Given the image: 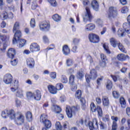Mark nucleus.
<instances>
[{
  "instance_id": "obj_4",
  "label": "nucleus",
  "mask_w": 130,
  "mask_h": 130,
  "mask_svg": "<svg viewBox=\"0 0 130 130\" xmlns=\"http://www.w3.org/2000/svg\"><path fill=\"white\" fill-rule=\"evenodd\" d=\"M90 75L86 74L85 75V79L87 83H90L91 79L95 80L97 78V71L95 69H92L90 71Z\"/></svg>"
},
{
  "instance_id": "obj_60",
  "label": "nucleus",
  "mask_w": 130,
  "mask_h": 130,
  "mask_svg": "<svg viewBox=\"0 0 130 130\" xmlns=\"http://www.w3.org/2000/svg\"><path fill=\"white\" fill-rule=\"evenodd\" d=\"M3 20H6V19H8V18H9L8 13L6 12H4L3 14Z\"/></svg>"
},
{
  "instance_id": "obj_43",
  "label": "nucleus",
  "mask_w": 130,
  "mask_h": 130,
  "mask_svg": "<svg viewBox=\"0 0 130 130\" xmlns=\"http://www.w3.org/2000/svg\"><path fill=\"white\" fill-rule=\"evenodd\" d=\"M55 127L57 130H61L62 127L59 122H56L55 124Z\"/></svg>"
},
{
  "instance_id": "obj_39",
  "label": "nucleus",
  "mask_w": 130,
  "mask_h": 130,
  "mask_svg": "<svg viewBox=\"0 0 130 130\" xmlns=\"http://www.w3.org/2000/svg\"><path fill=\"white\" fill-rule=\"evenodd\" d=\"M75 97L77 99H81V98L82 97V91L80 90H77L75 94Z\"/></svg>"
},
{
  "instance_id": "obj_5",
  "label": "nucleus",
  "mask_w": 130,
  "mask_h": 130,
  "mask_svg": "<svg viewBox=\"0 0 130 130\" xmlns=\"http://www.w3.org/2000/svg\"><path fill=\"white\" fill-rule=\"evenodd\" d=\"M90 108L92 112H96V111L97 110L99 116L100 117H102L103 113L102 112V109H101L100 106H97L96 108V106L94 103H91L90 104Z\"/></svg>"
},
{
  "instance_id": "obj_1",
  "label": "nucleus",
  "mask_w": 130,
  "mask_h": 130,
  "mask_svg": "<svg viewBox=\"0 0 130 130\" xmlns=\"http://www.w3.org/2000/svg\"><path fill=\"white\" fill-rule=\"evenodd\" d=\"M78 110H80V107L78 105L72 107L67 106L66 107V113L69 118H72L73 115L76 114Z\"/></svg>"
},
{
  "instance_id": "obj_57",
  "label": "nucleus",
  "mask_w": 130,
  "mask_h": 130,
  "mask_svg": "<svg viewBox=\"0 0 130 130\" xmlns=\"http://www.w3.org/2000/svg\"><path fill=\"white\" fill-rule=\"evenodd\" d=\"M83 5L84 7H87V6H89V5H90V2L88 0H84L83 1Z\"/></svg>"
},
{
  "instance_id": "obj_10",
  "label": "nucleus",
  "mask_w": 130,
  "mask_h": 130,
  "mask_svg": "<svg viewBox=\"0 0 130 130\" xmlns=\"http://www.w3.org/2000/svg\"><path fill=\"white\" fill-rule=\"evenodd\" d=\"M39 27L41 31H48L50 28V24H49V22L45 21L40 23Z\"/></svg>"
},
{
  "instance_id": "obj_11",
  "label": "nucleus",
  "mask_w": 130,
  "mask_h": 130,
  "mask_svg": "<svg viewBox=\"0 0 130 130\" xmlns=\"http://www.w3.org/2000/svg\"><path fill=\"white\" fill-rule=\"evenodd\" d=\"M117 16V12L115 10V8L113 7H110L109 9L108 17L109 19L112 18H115Z\"/></svg>"
},
{
  "instance_id": "obj_37",
  "label": "nucleus",
  "mask_w": 130,
  "mask_h": 130,
  "mask_svg": "<svg viewBox=\"0 0 130 130\" xmlns=\"http://www.w3.org/2000/svg\"><path fill=\"white\" fill-rule=\"evenodd\" d=\"M124 34H125L124 30L120 28L118 30V35L119 37H123V36H124Z\"/></svg>"
},
{
  "instance_id": "obj_25",
  "label": "nucleus",
  "mask_w": 130,
  "mask_h": 130,
  "mask_svg": "<svg viewBox=\"0 0 130 130\" xmlns=\"http://www.w3.org/2000/svg\"><path fill=\"white\" fill-rule=\"evenodd\" d=\"M19 47H23L25 44H26V41L24 39H20L17 40L16 43Z\"/></svg>"
},
{
  "instance_id": "obj_59",
  "label": "nucleus",
  "mask_w": 130,
  "mask_h": 130,
  "mask_svg": "<svg viewBox=\"0 0 130 130\" xmlns=\"http://www.w3.org/2000/svg\"><path fill=\"white\" fill-rule=\"evenodd\" d=\"M116 128H117V123H116V122L113 121L112 129L116 130Z\"/></svg>"
},
{
  "instance_id": "obj_54",
  "label": "nucleus",
  "mask_w": 130,
  "mask_h": 130,
  "mask_svg": "<svg viewBox=\"0 0 130 130\" xmlns=\"http://www.w3.org/2000/svg\"><path fill=\"white\" fill-rule=\"evenodd\" d=\"M43 40L45 43H48V42H49V40L48 39V38L46 36H44L43 37Z\"/></svg>"
},
{
  "instance_id": "obj_51",
  "label": "nucleus",
  "mask_w": 130,
  "mask_h": 130,
  "mask_svg": "<svg viewBox=\"0 0 130 130\" xmlns=\"http://www.w3.org/2000/svg\"><path fill=\"white\" fill-rule=\"evenodd\" d=\"M26 96L28 99H31V98H33L34 93L31 92H27L26 93Z\"/></svg>"
},
{
  "instance_id": "obj_44",
  "label": "nucleus",
  "mask_w": 130,
  "mask_h": 130,
  "mask_svg": "<svg viewBox=\"0 0 130 130\" xmlns=\"http://www.w3.org/2000/svg\"><path fill=\"white\" fill-rule=\"evenodd\" d=\"M99 124L100 125L101 129H105V128H106V124H105L104 123L100 121Z\"/></svg>"
},
{
  "instance_id": "obj_3",
  "label": "nucleus",
  "mask_w": 130,
  "mask_h": 130,
  "mask_svg": "<svg viewBox=\"0 0 130 130\" xmlns=\"http://www.w3.org/2000/svg\"><path fill=\"white\" fill-rule=\"evenodd\" d=\"M41 122L44 123L46 128H50L51 127V122L49 120H47V115L43 114L40 117Z\"/></svg>"
},
{
  "instance_id": "obj_41",
  "label": "nucleus",
  "mask_w": 130,
  "mask_h": 130,
  "mask_svg": "<svg viewBox=\"0 0 130 130\" xmlns=\"http://www.w3.org/2000/svg\"><path fill=\"white\" fill-rule=\"evenodd\" d=\"M75 82V76L71 75L69 78V83L70 85H73Z\"/></svg>"
},
{
  "instance_id": "obj_24",
  "label": "nucleus",
  "mask_w": 130,
  "mask_h": 130,
  "mask_svg": "<svg viewBox=\"0 0 130 130\" xmlns=\"http://www.w3.org/2000/svg\"><path fill=\"white\" fill-rule=\"evenodd\" d=\"M91 6L94 11H98L99 10V4L96 0H94L91 2Z\"/></svg>"
},
{
  "instance_id": "obj_23",
  "label": "nucleus",
  "mask_w": 130,
  "mask_h": 130,
  "mask_svg": "<svg viewBox=\"0 0 130 130\" xmlns=\"http://www.w3.org/2000/svg\"><path fill=\"white\" fill-rule=\"evenodd\" d=\"M95 24L90 23V24H88L85 26V30L86 31H93L94 29L95 28Z\"/></svg>"
},
{
  "instance_id": "obj_9",
  "label": "nucleus",
  "mask_w": 130,
  "mask_h": 130,
  "mask_svg": "<svg viewBox=\"0 0 130 130\" xmlns=\"http://www.w3.org/2000/svg\"><path fill=\"white\" fill-rule=\"evenodd\" d=\"M88 37L89 41L92 43H98L100 40L99 36L95 34H90Z\"/></svg>"
},
{
  "instance_id": "obj_64",
  "label": "nucleus",
  "mask_w": 130,
  "mask_h": 130,
  "mask_svg": "<svg viewBox=\"0 0 130 130\" xmlns=\"http://www.w3.org/2000/svg\"><path fill=\"white\" fill-rule=\"evenodd\" d=\"M126 113L128 116H130V108L127 107L126 108Z\"/></svg>"
},
{
  "instance_id": "obj_15",
  "label": "nucleus",
  "mask_w": 130,
  "mask_h": 130,
  "mask_svg": "<svg viewBox=\"0 0 130 130\" xmlns=\"http://www.w3.org/2000/svg\"><path fill=\"white\" fill-rule=\"evenodd\" d=\"M13 81V76L10 74H7L5 75L4 78V82L5 84L7 85L9 84H11L12 81Z\"/></svg>"
},
{
  "instance_id": "obj_6",
  "label": "nucleus",
  "mask_w": 130,
  "mask_h": 130,
  "mask_svg": "<svg viewBox=\"0 0 130 130\" xmlns=\"http://www.w3.org/2000/svg\"><path fill=\"white\" fill-rule=\"evenodd\" d=\"M86 12L83 16V19L84 22H88V21H91L92 18V14H91V12L90 11V8L88 7L85 8Z\"/></svg>"
},
{
  "instance_id": "obj_27",
  "label": "nucleus",
  "mask_w": 130,
  "mask_h": 130,
  "mask_svg": "<svg viewBox=\"0 0 130 130\" xmlns=\"http://www.w3.org/2000/svg\"><path fill=\"white\" fill-rule=\"evenodd\" d=\"M52 110L55 113H59L61 111V109L57 105H53L52 107Z\"/></svg>"
},
{
  "instance_id": "obj_48",
  "label": "nucleus",
  "mask_w": 130,
  "mask_h": 130,
  "mask_svg": "<svg viewBox=\"0 0 130 130\" xmlns=\"http://www.w3.org/2000/svg\"><path fill=\"white\" fill-rule=\"evenodd\" d=\"M61 81L62 83H63L64 84H67L68 83V78L66 76H62Z\"/></svg>"
},
{
  "instance_id": "obj_49",
  "label": "nucleus",
  "mask_w": 130,
  "mask_h": 130,
  "mask_svg": "<svg viewBox=\"0 0 130 130\" xmlns=\"http://www.w3.org/2000/svg\"><path fill=\"white\" fill-rule=\"evenodd\" d=\"M66 63L68 67H71V66H73V60L71 59H68L66 61Z\"/></svg>"
},
{
  "instance_id": "obj_35",
  "label": "nucleus",
  "mask_w": 130,
  "mask_h": 130,
  "mask_svg": "<svg viewBox=\"0 0 130 130\" xmlns=\"http://www.w3.org/2000/svg\"><path fill=\"white\" fill-rule=\"evenodd\" d=\"M118 47L119 49L122 52H124L125 53L126 52V51L125 50V48H124V47L122 45V44L119 43L118 45Z\"/></svg>"
},
{
  "instance_id": "obj_33",
  "label": "nucleus",
  "mask_w": 130,
  "mask_h": 130,
  "mask_svg": "<svg viewBox=\"0 0 130 130\" xmlns=\"http://www.w3.org/2000/svg\"><path fill=\"white\" fill-rule=\"evenodd\" d=\"M52 19L54 20V21H55V22H58L60 21L61 17L58 15V14H54L52 16Z\"/></svg>"
},
{
  "instance_id": "obj_28",
  "label": "nucleus",
  "mask_w": 130,
  "mask_h": 130,
  "mask_svg": "<svg viewBox=\"0 0 130 130\" xmlns=\"http://www.w3.org/2000/svg\"><path fill=\"white\" fill-rule=\"evenodd\" d=\"M19 29H20V22L16 21L14 25L13 28V32L15 33L16 31H18Z\"/></svg>"
},
{
  "instance_id": "obj_53",
  "label": "nucleus",
  "mask_w": 130,
  "mask_h": 130,
  "mask_svg": "<svg viewBox=\"0 0 130 130\" xmlns=\"http://www.w3.org/2000/svg\"><path fill=\"white\" fill-rule=\"evenodd\" d=\"M101 57L102 61H106V60H107L106 55H104V54H101Z\"/></svg>"
},
{
  "instance_id": "obj_42",
  "label": "nucleus",
  "mask_w": 130,
  "mask_h": 130,
  "mask_svg": "<svg viewBox=\"0 0 130 130\" xmlns=\"http://www.w3.org/2000/svg\"><path fill=\"white\" fill-rule=\"evenodd\" d=\"M112 94L114 98H115L116 99H117L119 97H120L119 92H117V91H113Z\"/></svg>"
},
{
  "instance_id": "obj_30",
  "label": "nucleus",
  "mask_w": 130,
  "mask_h": 130,
  "mask_svg": "<svg viewBox=\"0 0 130 130\" xmlns=\"http://www.w3.org/2000/svg\"><path fill=\"white\" fill-rule=\"evenodd\" d=\"M119 102L121 105V107L122 108H125V107H126V102H125V100L124 99V98H123V97H121L120 98Z\"/></svg>"
},
{
  "instance_id": "obj_18",
  "label": "nucleus",
  "mask_w": 130,
  "mask_h": 130,
  "mask_svg": "<svg viewBox=\"0 0 130 130\" xmlns=\"http://www.w3.org/2000/svg\"><path fill=\"white\" fill-rule=\"evenodd\" d=\"M119 42L117 41V40L115 39V38H111L110 39V43L113 47H116V46H118V44H119Z\"/></svg>"
},
{
  "instance_id": "obj_56",
  "label": "nucleus",
  "mask_w": 130,
  "mask_h": 130,
  "mask_svg": "<svg viewBox=\"0 0 130 130\" xmlns=\"http://www.w3.org/2000/svg\"><path fill=\"white\" fill-rule=\"evenodd\" d=\"M80 102H81L82 105L83 106L84 108H85V104H86V100H85V99H84V98L81 97L80 98Z\"/></svg>"
},
{
  "instance_id": "obj_58",
  "label": "nucleus",
  "mask_w": 130,
  "mask_h": 130,
  "mask_svg": "<svg viewBox=\"0 0 130 130\" xmlns=\"http://www.w3.org/2000/svg\"><path fill=\"white\" fill-rule=\"evenodd\" d=\"M50 77L52 79H55L56 78V73L55 72H51L50 74Z\"/></svg>"
},
{
  "instance_id": "obj_7",
  "label": "nucleus",
  "mask_w": 130,
  "mask_h": 130,
  "mask_svg": "<svg viewBox=\"0 0 130 130\" xmlns=\"http://www.w3.org/2000/svg\"><path fill=\"white\" fill-rule=\"evenodd\" d=\"M15 123L17 124L20 125L22 124V123H24V120L25 119V117H24V115L20 113L15 114Z\"/></svg>"
},
{
  "instance_id": "obj_26",
  "label": "nucleus",
  "mask_w": 130,
  "mask_h": 130,
  "mask_svg": "<svg viewBox=\"0 0 130 130\" xmlns=\"http://www.w3.org/2000/svg\"><path fill=\"white\" fill-rule=\"evenodd\" d=\"M23 89L18 88L17 91H16V96L19 97V98H23L24 97V94H23Z\"/></svg>"
},
{
  "instance_id": "obj_40",
  "label": "nucleus",
  "mask_w": 130,
  "mask_h": 130,
  "mask_svg": "<svg viewBox=\"0 0 130 130\" xmlns=\"http://www.w3.org/2000/svg\"><path fill=\"white\" fill-rule=\"evenodd\" d=\"M56 91H60V90H62V88H63V85L61 83H58L56 85Z\"/></svg>"
},
{
  "instance_id": "obj_16",
  "label": "nucleus",
  "mask_w": 130,
  "mask_h": 130,
  "mask_svg": "<svg viewBox=\"0 0 130 130\" xmlns=\"http://www.w3.org/2000/svg\"><path fill=\"white\" fill-rule=\"evenodd\" d=\"M26 64L29 69H33L35 66V61L32 58H27L26 59Z\"/></svg>"
},
{
  "instance_id": "obj_19",
  "label": "nucleus",
  "mask_w": 130,
  "mask_h": 130,
  "mask_svg": "<svg viewBox=\"0 0 130 130\" xmlns=\"http://www.w3.org/2000/svg\"><path fill=\"white\" fill-rule=\"evenodd\" d=\"M48 90L51 94H56L57 90H56V87L52 85H49L47 87Z\"/></svg>"
},
{
  "instance_id": "obj_8",
  "label": "nucleus",
  "mask_w": 130,
  "mask_h": 130,
  "mask_svg": "<svg viewBox=\"0 0 130 130\" xmlns=\"http://www.w3.org/2000/svg\"><path fill=\"white\" fill-rule=\"evenodd\" d=\"M88 126L90 130L97 129L98 128V120L96 118H94L92 122L89 121L88 122Z\"/></svg>"
},
{
  "instance_id": "obj_61",
  "label": "nucleus",
  "mask_w": 130,
  "mask_h": 130,
  "mask_svg": "<svg viewBox=\"0 0 130 130\" xmlns=\"http://www.w3.org/2000/svg\"><path fill=\"white\" fill-rule=\"evenodd\" d=\"M68 124H69V123L67 122H64L63 123L62 128H64V129H66V128H68V127H69Z\"/></svg>"
},
{
  "instance_id": "obj_50",
  "label": "nucleus",
  "mask_w": 130,
  "mask_h": 130,
  "mask_svg": "<svg viewBox=\"0 0 130 130\" xmlns=\"http://www.w3.org/2000/svg\"><path fill=\"white\" fill-rule=\"evenodd\" d=\"M127 12H128V8H127V7L125 6L122 8L121 13H122V14H126Z\"/></svg>"
},
{
  "instance_id": "obj_20",
  "label": "nucleus",
  "mask_w": 130,
  "mask_h": 130,
  "mask_svg": "<svg viewBox=\"0 0 130 130\" xmlns=\"http://www.w3.org/2000/svg\"><path fill=\"white\" fill-rule=\"evenodd\" d=\"M16 54V50L14 49L11 48L9 49L7 53V55L10 58H13Z\"/></svg>"
},
{
  "instance_id": "obj_47",
  "label": "nucleus",
  "mask_w": 130,
  "mask_h": 130,
  "mask_svg": "<svg viewBox=\"0 0 130 130\" xmlns=\"http://www.w3.org/2000/svg\"><path fill=\"white\" fill-rule=\"evenodd\" d=\"M12 60H11L10 62L12 64V66H15L18 63V59H13L11 58Z\"/></svg>"
},
{
  "instance_id": "obj_36",
  "label": "nucleus",
  "mask_w": 130,
  "mask_h": 130,
  "mask_svg": "<svg viewBox=\"0 0 130 130\" xmlns=\"http://www.w3.org/2000/svg\"><path fill=\"white\" fill-rule=\"evenodd\" d=\"M76 77L77 79H79V80L83 79V78L84 77V74H83V71H78Z\"/></svg>"
},
{
  "instance_id": "obj_52",
  "label": "nucleus",
  "mask_w": 130,
  "mask_h": 130,
  "mask_svg": "<svg viewBox=\"0 0 130 130\" xmlns=\"http://www.w3.org/2000/svg\"><path fill=\"white\" fill-rule=\"evenodd\" d=\"M30 26L31 28L35 27V19L34 18H32L30 20Z\"/></svg>"
},
{
  "instance_id": "obj_34",
  "label": "nucleus",
  "mask_w": 130,
  "mask_h": 130,
  "mask_svg": "<svg viewBox=\"0 0 130 130\" xmlns=\"http://www.w3.org/2000/svg\"><path fill=\"white\" fill-rule=\"evenodd\" d=\"M26 117L28 121H32V113L30 112H27L26 113Z\"/></svg>"
},
{
  "instance_id": "obj_46",
  "label": "nucleus",
  "mask_w": 130,
  "mask_h": 130,
  "mask_svg": "<svg viewBox=\"0 0 130 130\" xmlns=\"http://www.w3.org/2000/svg\"><path fill=\"white\" fill-rule=\"evenodd\" d=\"M80 43V39L75 38L73 40V45H78L79 43Z\"/></svg>"
},
{
  "instance_id": "obj_31",
  "label": "nucleus",
  "mask_w": 130,
  "mask_h": 130,
  "mask_svg": "<svg viewBox=\"0 0 130 130\" xmlns=\"http://www.w3.org/2000/svg\"><path fill=\"white\" fill-rule=\"evenodd\" d=\"M47 1L52 7H53L54 8L57 7V2H56V0H47Z\"/></svg>"
},
{
  "instance_id": "obj_62",
  "label": "nucleus",
  "mask_w": 130,
  "mask_h": 130,
  "mask_svg": "<svg viewBox=\"0 0 130 130\" xmlns=\"http://www.w3.org/2000/svg\"><path fill=\"white\" fill-rule=\"evenodd\" d=\"M72 86V91H75L77 90V84H74L73 85H71Z\"/></svg>"
},
{
  "instance_id": "obj_17",
  "label": "nucleus",
  "mask_w": 130,
  "mask_h": 130,
  "mask_svg": "<svg viewBox=\"0 0 130 130\" xmlns=\"http://www.w3.org/2000/svg\"><path fill=\"white\" fill-rule=\"evenodd\" d=\"M116 57L119 61H124L126 60V59H129V56H128V55H125L122 53L118 54Z\"/></svg>"
},
{
  "instance_id": "obj_2",
  "label": "nucleus",
  "mask_w": 130,
  "mask_h": 130,
  "mask_svg": "<svg viewBox=\"0 0 130 130\" xmlns=\"http://www.w3.org/2000/svg\"><path fill=\"white\" fill-rule=\"evenodd\" d=\"M2 116L3 118H7L9 116L11 119H15V111L13 110H5L2 111Z\"/></svg>"
},
{
  "instance_id": "obj_29",
  "label": "nucleus",
  "mask_w": 130,
  "mask_h": 130,
  "mask_svg": "<svg viewBox=\"0 0 130 130\" xmlns=\"http://www.w3.org/2000/svg\"><path fill=\"white\" fill-rule=\"evenodd\" d=\"M102 101L104 106H108L109 105V100L107 96H103Z\"/></svg>"
},
{
  "instance_id": "obj_55",
  "label": "nucleus",
  "mask_w": 130,
  "mask_h": 130,
  "mask_svg": "<svg viewBox=\"0 0 130 130\" xmlns=\"http://www.w3.org/2000/svg\"><path fill=\"white\" fill-rule=\"evenodd\" d=\"M103 47L107 53H110V50H109V48H108V46H106V45H104Z\"/></svg>"
},
{
  "instance_id": "obj_22",
  "label": "nucleus",
  "mask_w": 130,
  "mask_h": 130,
  "mask_svg": "<svg viewBox=\"0 0 130 130\" xmlns=\"http://www.w3.org/2000/svg\"><path fill=\"white\" fill-rule=\"evenodd\" d=\"M35 100L39 101L41 99V92L39 90H37L34 93V97Z\"/></svg>"
},
{
  "instance_id": "obj_13",
  "label": "nucleus",
  "mask_w": 130,
  "mask_h": 130,
  "mask_svg": "<svg viewBox=\"0 0 130 130\" xmlns=\"http://www.w3.org/2000/svg\"><path fill=\"white\" fill-rule=\"evenodd\" d=\"M15 32V33L13 39V44H16L17 43V40H18V39H21V37H22V32H21L20 30H16Z\"/></svg>"
},
{
  "instance_id": "obj_63",
  "label": "nucleus",
  "mask_w": 130,
  "mask_h": 130,
  "mask_svg": "<svg viewBox=\"0 0 130 130\" xmlns=\"http://www.w3.org/2000/svg\"><path fill=\"white\" fill-rule=\"evenodd\" d=\"M37 8V4H36V3L33 2L31 5L32 10H35Z\"/></svg>"
},
{
  "instance_id": "obj_21",
  "label": "nucleus",
  "mask_w": 130,
  "mask_h": 130,
  "mask_svg": "<svg viewBox=\"0 0 130 130\" xmlns=\"http://www.w3.org/2000/svg\"><path fill=\"white\" fill-rule=\"evenodd\" d=\"M62 52L64 55H69L71 53V50L69 48V46L65 45L62 47Z\"/></svg>"
},
{
  "instance_id": "obj_45",
  "label": "nucleus",
  "mask_w": 130,
  "mask_h": 130,
  "mask_svg": "<svg viewBox=\"0 0 130 130\" xmlns=\"http://www.w3.org/2000/svg\"><path fill=\"white\" fill-rule=\"evenodd\" d=\"M15 105H16V107H21V101H20V100H19L18 99H15Z\"/></svg>"
},
{
  "instance_id": "obj_32",
  "label": "nucleus",
  "mask_w": 130,
  "mask_h": 130,
  "mask_svg": "<svg viewBox=\"0 0 130 130\" xmlns=\"http://www.w3.org/2000/svg\"><path fill=\"white\" fill-rule=\"evenodd\" d=\"M2 43L3 44V48H0V53H2V52H5L6 51V49L7 48V46L8 45V41L5 42H2Z\"/></svg>"
},
{
  "instance_id": "obj_12",
  "label": "nucleus",
  "mask_w": 130,
  "mask_h": 130,
  "mask_svg": "<svg viewBox=\"0 0 130 130\" xmlns=\"http://www.w3.org/2000/svg\"><path fill=\"white\" fill-rule=\"evenodd\" d=\"M127 20L129 23H124L123 28L127 34H130V15L127 17Z\"/></svg>"
},
{
  "instance_id": "obj_14",
  "label": "nucleus",
  "mask_w": 130,
  "mask_h": 130,
  "mask_svg": "<svg viewBox=\"0 0 130 130\" xmlns=\"http://www.w3.org/2000/svg\"><path fill=\"white\" fill-rule=\"evenodd\" d=\"M30 50L32 52L39 51L40 50V47L37 43H33L30 46Z\"/></svg>"
},
{
  "instance_id": "obj_38",
  "label": "nucleus",
  "mask_w": 130,
  "mask_h": 130,
  "mask_svg": "<svg viewBox=\"0 0 130 130\" xmlns=\"http://www.w3.org/2000/svg\"><path fill=\"white\" fill-rule=\"evenodd\" d=\"M106 87L108 90H111V89H112V82H111V81L108 80Z\"/></svg>"
}]
</instances>
